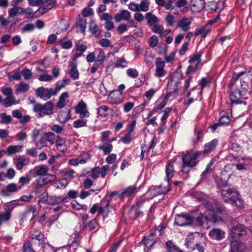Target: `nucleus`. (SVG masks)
<instances>
[{
	"label": "nucleus",
	"instance_id": "f257e3e1",
	"mask_svg": "<svg viewBox=\"0 0 252 252\" xmlns=\"http://www.w3.org/2000/svg\"><path fill=\"white\" fill-rule=\"evenodd\" d=\"M195 220L199 225L203 226L206 221H216V220L212 214V212L208 211L206 214L203 215L201 209L196 210L191 215H178L175 219V222L179 226H184Z\"/></svg>",
	"mask_w": 252,
	"mask_h": 252
},
{
	"label": "nucleus",
	"instance_id": "f03ea898",
	"mask_svg": "<svg viewBox=\"0 0 252 252\" xmlns=\"http://www.w3.org/2000/svg\"><path fill=\"white\" fill-rule=\"evenodd\" d=\"M221 196L225 202L229 203L234 207L241 208L243 206L241 196L235 188L222 189Z\"/></svg>",
	"mask_w": 252,
	"mask_h": 252
},
{
	"label": "nucleus",
	"instance_id": "7ed1b4c3",
	"mask_svg": "<svg viewBox=\"0 0 252 252\" xmlns=\"http://www.w3.org/2000/svg\"><path fill=\"white\" fill-rule=\"evenodd\" d=\"M202 154V151H195L188 152L182 156V160L183 166L182 172L188 173V170L186 167L193 168L195 167L199 162V157Z\"/></svg>",
	"mask_w": 252,
	"mask_h": 252
},
{
	"label": "nucleus",
	"instance_id": "20e7f679",
	"mask_svg": "<svg viewBox=\"0 0 252 252\" xmlns=\"http://www.w3.org/2000/svg\"><path fill=\"white\" fill-rule=\"evenodd\" d=\"M53 102L51 101L46 103H35L33 107V111L36 114V118H40L46 115H51L53 113Z\"/></svg>",
	"mask_w": 252,
	"mask_h": 252
},
{
	"label": "nucleus",
	"instance_id": "39448f33",
	"mask_svg": "<svg viewBox=\"0 0 252 252\" xmlns=\"http://www.w3.org/2000/svg\"><path fill=\"white\" fill-rule=\"evenodd\" d=\"M207 209L203 211V208L200 207V209H202V211L203 212V215L206 214L207 212H208L209 211H211L212 212V214H213V216H214L216 221H205V223L207 224L209 222H212V223H216L219 220V218L215 214V211H216L218 213L220 214L225 215L227 214V209L222 205L220 204L219 202L217 201H214L213 202L211 203H208L207 205Z\"/></svg>",
	"mask_w": 252,
	"mask_h": 252
},
{
	"label": "nucleus",
	"instance_id": "423d86ee",
	"mask_svg": "<svg viewBox=\"0 0 252 252\" xmlns=\"http://www.w3.org/2000/svg\"><path fill=\"white\" fill-rule=\"evenodd\" d=\"M181 83L180 79L175 77H172L170 81L167 85V94L165 96V99H168L170 96H174L176 97L179 94V85Z\"/></svg>",
	"mask_w": 252,
	"mask_h": 252
},
{
	"label": "nucleus",
	"instance_id": "0eeeda50",
	"mask_svg": "<svg viewBox=\"0 0 252 252\" xmlns=\"http://www.w3.org/2000/svg\"><path fill=\"white\" fill-rule=\"evenodd\" d=\"M35 95L45 101L50 99L52 96L56 95L53 92V89L43 87H39L35 90Z\"/></svg>",
	"mask_w": 252,
	"mask_h": 252
},
{
	"label": "nucleus",
	"instance_id": "6e6552de",
	"mask_svg": "<svg viewBox=\"0 0 252 252\" xmlns=\"http://www.w3.org/2000/svg\"><path fill=\"white\" fill-rule=\"evenodd\" d=\"M75 113L78 114L80 119L88 118L90 117V112L88 110L87 104L81 100L74 108Z\"/></svg>",
	"mask_w": 252,
	"mask_h": 252
},
{
	"label": "nucleus",
	"instance_id": "1a4fd4ad",
	"mask_svg": "<svg viewBox=\"0 0 252 252\" xmlns=\"http://www.w3.org/2000/svg\"><path fill=\"white\" fill-rule=\"evenodd\" d=\"M232 239H237V237L242 238L246 236V227L243 224H238L233 225L231 228Z\"/></svg>",
	"mask_w": 252,
	"mask_h": 252
},
{
	"label": "nucleus",
	"instance_id": "9d476101",
	"mask_svg": "<svg viewBox=\"0 0 252 252\" xmlns=\"http://www.w3.org/2000/svg\"><path fill=\"white\" fill-rule=\"evenodd\" d=\"M155 76L158 78H160L164 76L167 71L164 69L165 63L162 61L160 58H157L155 61Z\"/></svg>",
	"mask_w": 252,
	"mask_h": 252
},
{
	"label": "nucleus",
	"instance_id": "9b49d317",
	"mask_svg": "<svg viewBox=\"0 0 252 252\" xmlns=\"http://www.w3.org/2000/svg\"><path fill=\"white\" fill-rule=\"evenodd\" d=\"M41 5L42 6L39 7L36 12H39L40 14H43L47 13L56 4V0H40Z\"/></svg>",
	"mask_w": 252,
	"mask_h": 252
},
{
	"label": "nucleus",
	"instance_id": "f8f14e48",
	"mask_svg": "<svg viewBox=\"0 0 252 252\" xmlns=\"http://www.w3.org/2000/svg\"><path fill=\"white\" fill-rule=\"evenodd\" d=\"M97 117L99 116L102 117H107L109 116L113 117L114 115V110L106 105H102L97 108Z\"/></svg>",
	"mask_w": 252,
	"mask_h": 252
},
{
	"label": "nucleus",
	"instance_id": "ddd939ff",
	"mask_svg": "<svg viewBox=\"0 0 252 252\" xmlns=\"http://www.w3.org/2000/svg\"><path fill=\"white\" fill-rule=\"evenodd\" d=\"M190 9L193 12H199L204 7V0H190Z\"/></svg>",
	"mask_w": 252,
	"mask_h": 252
},
{
	"label": "nucleus",
	"instance_id": "4468645a",
	"mask_svg": "<svg viewBox=\"0 0 252 252\" xmlns=\"http://www.w3.org/2000/svg\"><path fill=\"white\" fill-rule=\"evenodd\" d=\"M107 99L110 104H120L123 101L122 92H115L111 93L108 96Z\"/></svg>",
	"mask_w": 252,
	"mask_h": 252
},
{
	"label": "nucleus",
	"instance_id": "2eb2a0df",
	"mask_svg": "<svg viewBox=\"0 0 252 252\" xmlns=\"http://www.w3.org/2000/svg\"><path fill=\"white\" fill-rule=\"evenodd\" d=\"M199 236L198 233H189L186 239L185 245L187 248H189L191 250L195 249L194 242L195 241L197 237Z\"/></svg>",
	"mask_w": 252,
	"mask_h": 252
},
{
	"label": "nucleus",
	"instance_id": "dca6fc26",
	"mask_svg": "<svg viewBox=\"0 0 252 252\" xmlns=\"http://www.w3.org/2000/svg\"><path fill=\"white\" fill-rule=\"evenodd\" d=\"M48 168L46 165H40L35 166L33 170H31L30 172L34 177L45 176L47 174Z\"/></svg>",
	"mask_w": 252,
	"mask_h": 252
},
{
	"label": "nucleus",
	"instance_id": "f3484780",
	"mask_svg": "<svg viewBox=\"0 0 252 252\" xmlns=\"http://www.w3.org/2000/svg\"><path fill=\"white\" fill-rule=\"evenodd\" d=\"M191 22L190 18L184 17L178 22L177 27L180 28L183 32H187L190 28Z\"/></svg>",
	"mask_w": 252,
	"mask_h": 252
},
{
	"label": "nucleus",
	"instance_id": "a211bd4d",
	"mask_svg": "<svg viewBox=\"0 0 252 252\" xmlns=\"http://www.w3.org/2000/svg\"><path fill=\"white\" fill-rule=\"evenodd\" d=\"M131 17L129 11L126 10H122L115 15L114 19L117 23H119L122 20L128 21Z\"/></svg>",
	"mask_w": 252,
	"mask_h": 252
},
{
	"label": "nucleus",
	"instance_id": "6ab92c4d",
	"mask_svg": "<svg viewBox=\"0 0 252 252\" xmlns=\"http://www.w3.org/2000/svg\"><path fill=\"white\" fill-rule=\"evenodd\" d=\"M29 162L30 160L28 158L23 156H19L16 161L14 162V164L18 170H22L25 166L29 164Z\"/></svg>",
	"mask_w": 252,
	"mask_h": 252
},
{
	"label": "nucleus",
	"instance_id": "aec40b11",
	"mask_svg": "<svg viewBox=\"0 0 252 252\" xmlns=\"http://www.w3.org/2000/svg\"><path fill=\"white\" fill-rule=\"evenodd\" d=\"M218 144L217 139H214L212 141L206 143L204 147V150L202 152L204 154H209L214 151Z\"/></svg>",
	"mask_w": 252,
	"mask_h": 252
},
{
	"label": "nucleus",
	"instance_id": "412c9836",
	"mask_svg": "<svg viewBox=\"0 0 252 252\" xmlns=\"http://www.w3.org/2000/svg\"><path fill=\"white\" fill-rule=\"evenodd\" d=\"M69 94L67 92L63 93L59 97V100L56 103V107L62 109L63 108L67 103V98Z\"/></svg>",
	"mask_w": 252,
	"mask_h": 252
},
{
	"label": "nucleus",
	"instance_id": "4be33fe9",
	"mask_svg": "<svg viewBox=\"0 0 252 252\" xmlns=\"http://www.w3.org/2000/svg\"><path fill=\"white\" fill-rule=\"evenodd\" d=\"M136 189L135 186H129L124 189L123 191L119 195V198L123 199L125 197H127L133 195Z\"/></svg>",
	"mask_w": 252,
	"mask_h": 252
},
{
	"label": "nucleus",
	"instance_id": "5701e85b",
	"mask_svg": "<svg viewBox=\"0 0 252 252\" xmlns=\"http://www.w3.org/2000/svg\"><path fill=\"white\" fill-rule=\"evenodd\" d=\"M87 20L85 18L79 17L76 23L77 32L85 33L86 28Z\"/></svg>",
	"mask_w": 252,
	"mask_h": 252
},
{
	"label": "nucleus",
	"instance_id": "b1692460",
	"mask_svg": "<svg viewBox=\"0 0 252 252\" xmlns=\"http://www.w3.org/2000/svg\"><path fill=\"white\" fill-rule=\"evenodd\" d=\"M89 30L92 36L96 38L98 37L101 33L100 28L94 21L90 22Z\"/></svg>",
	"mask_w": 252,
	"mask_h": 252
},
{
	"label": "nucleus",
	"instance_id": "393cba45",
	"mask_svg": "<svg viewBox=\"0 0 252 252\" xmlns=\"http://www.w3.org/2000/svg\"><path fill=\"white\" fill-rule=\"evenodd\" d=\"M69 66L70 67L69 71L70 77L73 80L79 79V73L77 69V62L73 61L72 62H70L69 64Z\"/></svg>",
	"mask_w": 252,
	"mask_h": 252
},
{
	"label": "nucleus",
	"instance_id": "a878e982",
	"mask_svg": "<svg viewBox=\"0 0 252 252\" xmlns=\"http://www.w3.org/2000/svg\"><path fill=\"white\" fill-rule=\"evenodd\" d=\"M175 172L174 167L173 163H168L165 168L166 178L165 180L167 183L170 182Z\"/></svg>",
	"mask_w": 252,
	"mask_h": 252
},
{
	"label": "nucleus",
	"instance_id": "bb28decb",
	"mask_svg": "<svg viewBox=\"0 0 252 252\" xmlns=\"http://www.w3.org/2000/svg\"><path fill=\"white\" fill-rule=\"evenodd\" d=\"M225 232L220 229L213 228L209 232V236L214 239L220 240L224 238Z\"/></svg>",
	"mask_w": 252,
	"mask_h": 252
},
{
	"label": "nucleus",
	"instance_id": "cd10ccee",
	"mask_svg": "<svg viewBox=\"0 0 252 252\" xmlns=\"http://www.w3.org/2000/svg\"><path fill=\"white\" fill-rule=\"evenodd\" d=\"M76 52L73 56L72 61L76 62V60L83 55V53L86 50L87 47L82 44H77L76 45Z\"/></svg>",
	"mask_w": 252,
	"mask_h": 252
},
{
	"label": "nucleus",
	"instance_id": "c85d7f7f",
	"mask_svg": "<svg viewBox=\"0 0 252 252\" xmlns=\"http://www.w3.org/2000/svg\"><path fill=\"white\" fill-rule=\"evenodd\" d=\"M143 240L145 246L151 247L156 242V235L154 232H152L147 237H144Z\"/></svg>",
	"mask_w": 252,
	"mask_h": 252
},
{
	"label": "nucleus",
	"instance_id": "c756f323",
	"mask_svg": "<svg viewBox=\"0 0 252 252\" xmlns=\"http://www.w3.org/2000/svg\"><path fill=\"white\" fill-rule=\"evenodd\" d=\"M23 147V146L21 145H10L8 146L6 150L7 156L10 157L14 154L22 151Z\"/></svg>",
	"mask_w": 252,
	"mask_h": 252
},
{
	"label": "nucleus",
	"instance_id": "7c9ffc66",
	"mask_svg": "<svg viewBox=\"0 0 252 252\" xmlns=\"http://www.w3.org/2000/svg\"><path fill=\"white\" fill-rule=\"evenodd\" d=\"M22 14L26 15V17L28 19H33L34 17H39L41 14L39 12H33L32 9L30 7L26 8H23Z\"/></svg>",
	"mask_w": 252,
	"mask_h": 252
},
{
	"label": "nucleus",
	"instance_id": "2f4dec72",
	"mask_svg": "<svg viewBox=\"0 0 252 252\" xmlns=\"http://www.w3.org/2000/svg\"><path fill=\"white\" fill-rule=\"evenodd\" d=\"M145 18L147 20V23L149 26H152L158 22V17L151 12L146 13L145 16Z\"/></svg>",
	"mask_w": 252,
	"mask_h": 252
},
{
	"label": "nucleus",
	"instance_id": "473e14b6",
	"mask_svg": "<svg viewBox=\"0 0 252 252\" xmlns=\"http://www.w3.org/2000/svg\"><path fill=\"white\" fill-rule=\"evenodd\" d=\"M49 199L48 204L52 205H57L62 202H66V198L61 197L60 196H51L49 197Z\"/></svg>",
	"mask_w": 252,
	"mask_h": 252
},
{
	"label": "nucleus",
	"instance_id": "72a5a7b5",
	"mask_svg": "<svg viewBox=\"0 0 252 252\" xmlns=\"http://www.w3.org/2000/svg\"><path fill=\"white\" fill-rule=\"evenodd\" d=\"M13 6V7L9 9L8 11V18H13L18 14H22L23 7L17 5Z\"/></svg>",
	"mask_w": 252,
	"mask_h": 252
},
{
	"label": "nucleus",
	"instance_id": "f704fd0d",
	"mask_svg": "<svg viewBox=\"0 0 252 252\" xmlns=\"http://www.w3.org/2000/svg\"><path fill=\"white\" fill-rule=\"evenodd\" d=\"M241 243L236 239H232L230 243V251L229 252H241Z\"/></svg>",
	"mask_w": 252,
	"mask_h": 252
},
{
	"label": "nucleus",
	"instance_id": "c9c22d12",
	"mask_svg": "<svg viewBox=\"0 0 252 252\" xmlns=\"http://www.w3.org/2000/svg\"><path fill=\"white\" fill-rule=\"evenodd\" d=\"M31 238L32 239L38 240L39 245H41L44 243V234L38 230L34 231L31 234Z\"/></svg>",
	"mask_w": 252,
	"mask_h": 252
},
{
	"label": "nucleus",
	"instance_id": "e433bc0d",
	"mask_svg": "<svg viewBox=\"0 0 252 252\" xmlns=\"http://www.w3.org/2000/svg\"><path fill=\"white\" fill-rule=\"evenodd\" d=\"M155 189L157 191V192L158 194H165L167 193L171 189L170 183V182L168 183V184L166 186H162L161 185L157 186L156 187Z\"/></svg>",
	"mask_w": 252,
	"mask_h": 252
},
{
	"label": "nucleus",
	"instance_id": "4c0bfd02",
	"mask_svg": "<svg viewBox=\"0 0 252 252\" xmlns=\"http://www.w3.org/2000/svg\"><path fill=\"white\" fill-rule=\"evenodd\" d=\"M229 149L239 154L243 153V149L241 145L237 142H233L232 140L231 141L229 145Z\"/></svg>",
	"mask_w": 252,
	"mask_h": 252
},
{
	"label": "nucleus",
	"instance_id": "58836bf2",
	"mask_svg": "<svg viewBox=\"0 0 252 252\" xmlns=\"http://www.w3.org/2000/svg\"><path fill=\"white\" fill-rule=\"evenodd\" d=\"M11 216V211L6 210L4 212L0 214V225L8 221Z\"/></svg>",
	"mask_w": 252,
	"mask_h": 252
},
{
	"label": "nucleus",
	"instance_id": "ea45409f",
	"mask_svg": "<svg viewBox=\"0 0 252 252\" xmlns=\"http://www.w3.org/2000/svg\"><path fill=\"white\" fill-rule=\"evenodd\" d=\"M68 184V182L66 178H64L56 182L54 186L56 189H61L65 188Z\"/></svg>",
	"mask_w": 252,
	"mask_h": 252
},
{
	"label": "nucleus",
	"instance_id": "a19ab883",
	"mask_svg": "<svg viewBox=\"0 0 252 252\" xmlns=\"http://www.w3.org/2000/svg\"><path fill=\"white\" fill-rule=\"evenodd\" d=\"M87 118H83L78 119L75 121L73 123V126L75 128H79L86 126L88 122Z\"/></svg>",
	"mask_w": 252,
	"mask_h": 252
},
{
	"label": "nucleus",
	"instance_id": "79ce46f5",
	"mask_svg": "<svg viewBox=\"0 0 252 252\" xmlns=\"http://www.w3.org/2000/svg\"><path fill=\"white\" fill-rule=\"evenodd\" d=\"M201 55L200 54H196L189 61L190 64L197 68L198 66L201 62Z\"/></svg>",
	"mask_w": 252,
	"mask_h": 252
},
{
	"label": "nucleus",
	"instance_id": "37998d69",
	"mask_svg": "<svg viewBox=\"0 0 252 252\" xmlns=\"http://www.w3.org/2000/svg\"><path fill=\"white\" fill-rule=\"evenodd\" d=\"M66 38L65 36L63 39L59 40L58 41V44L61 45L62 48L64 49H69L72 46V42L71 40H68L67 41H64V40Z\"/></svg>",
	"mask_w": 252,
	"mask_h": 252
},
{
	"label": "nucleus",
	"instance_id": "c03bdc74",
	"mask_svg": "<svg viewBox=\"0 0 252 252\" xmlns=\"http://www.w3.org/2000/svg\"><path fill=\"white\" fill-rule=\"evenodd\" d=\"M0 123L2 124H9L11 123L12 119L10 115H8L5 113L0 114Z\"/></svg>",
	"mask_w": 252,
	"mask_h": 252
},
{
	"label": "nucleus",
	"instance_id": "a18cd8bd",
	"mask_svg": "<svg viewBox=\"0 0 252 252\" xmlns=\"http://www.w3.org/2000/svg\"><path fill=\"white\" fill-rule=\"evenodd\" d=\"M3 102L4 107H8L12 106L13 104H16L17 103V102L14 98V97L12 96H7L3 100Z\"/></svg>",
	"mask_w": 252,
	"mask_h": 252
},
{
	"label": "nucleus",
	"instance_id": "49530a36",
	"mask_svg": "<svg viewBox=\"0 0 252 252\" xmlns=\"http://www.w3.org/2000/svg\"><path fill=\"white\" fill-rule=\"evenodd\" d=\"M97 149L102 150L105 154H108L111 152L113 145L110 143H108L105 146V144L100 145L97 146Z\"/></svg>",
	"mask_w": 252,
	"mask_h": 252
},
{
	"label": "nucleus",
	"instance_id": "de8ad7c7",
	"mask_svg": "<svg viewBox=\"0 0 252 252\" xmlns=\"http://www.w3.org/2000/svg\"><path fill=\"white\" fill-rule=\"evenodd\" d=\"M150 5V1L149 0H142L139 4H138L139 11L146 12L149 10Z\"/></svg>",
	"mask_w": 252,
	"mask_h": 252
},
{
	"label": "nucleus",
	"instance_id": "09e8293b",
	"mask_svg": "<svg viewBox=\"0 0 252 252\" xmlns=\"http://www.w3.org/2000/svg\"><path fill=\"white\" fill-rule=\"evenodd\" d=\"M168 252H178L179 248L172 241H168L166 243Z\"/></svg>",
	"mask_w": 252,
	"mask_h": 252
},
{
	"label": "nucleus",
	"instance_id": "8fccbe9b",
	"mask_svg": "<svg viewBox=\"0 0 252 252\" xmlns=\"http://www.w3.org/2000/svg\"><path fill=\"white\" fill-rule=\"evenodd\" d=\"M23 252H35L32 244L30 241L28 240L23 244Z\"/></svg>",
	"mask_w": 252,
	"mask_h": 252
},
{
	"label": "nucleus",
	"instance_id": "3c124183",
	"mask_svg": "<svg viewBox=\"0 0 252 252\" xmlns=\"http://www.w3.org/2000/svg\"><path fill=\"white\" fill-rule=\"evenodd\" d=\"M111 134V132L109 130L103 131L101 133V141L103 144H105L109 141V137Z\"/></svg>",
	"mask_w": 252,
	"mask_h": 252
},
{
	"label": "nucleus",
	"instance_id": "603ef678",
	"mask_svg": "<svg viewBox=\"0 0 252 252\" xmlns=\"http://www.w3.org/2000/svg\"><path fill=\"white\" fill-rule=\"evenodd\" d=\"M45 138H44L46 141L49 142L50 145H53L55 143V134L52 132H48L45 134Z\"/></svg>",
	"mask_w": 252,
	"mask_h": 252
},
{
	"label": "nucleus",
	"instance_id": "864d4df0",
	"mask_svg": "<svg viewBox=\"0 0 252 252\" xmlns=\"http://www.w3.org/2000/svg\"><path fill=\"white\" fill-rule=\"evenodd\" d=\"M102 203L103 204V206H100L98 208V215H101L104 212V210L107 208L109 205L110 201L106 199H103L102 200Z\"/></svg>",
	"mask_w": 252,
	"mask_h": 252
},
{
	"label": "nucleus",
	"instance_id": "5fc2aeb1",
	"mask_svg": "<svg viewBox=\"0 0 252 252\" xmlns=\"http://www.w3.org/2000/svg\"><path fill=\"white\" fill-rule=\"evenodd\" d=\"M78 195V192L77 191L74 190H69L64 198H66V202H68L69 199H75L77 197Z\"/></svg>",
	"mask_w": 252,
	"mask_h": 252
},
{
	"label": "nucleus",
	"instance_id": "6e6d98bb",
	"mask_svg": "<svg viewBox=\"0 0 252 252\" xmlns=\"http://www.w3.org/2000/svg\"><path fill=\"white\" fill-rule=\"evenodd\" d=\"M98 224V223L97 220L94 219L90 221L88 224L86 223L84 225L86 228H88L90 230H93L96 228Z\"/></svg>",
	"mask_w": 252,
	"mask_h": 252
},
{
	"label": "nucleus",
	"instance_id": "4d7b16f0",
	"mask_svg": "<svg viewBox=\"0 0 252 252\" xmlns=\"http://www.w3.org/2000/svg\"><path fill=\"white\" fill-rule=\"evenodd\" d=\"M30 88V86L27 84L21 82L19 83V87L16 90V92H27Z\"/></svg>",
	"mask_w": 252,
	"mask_h": 252
},
{
	"label": "nucleus",
	"instance_id": "13d9d810",
	"mask_svg": "<svg viewBox=\"0 0 252 252\" xmlns=\"http://www.w3.org/2000/svg\"><path fill=\"white\" fill-rule=\"evenodd\" d=\"M21 189V187L17 186L15 183L8 184L6 187V190L10 192H14Z\"/></svg>",
	"mask_w": 252,
	"mask_h": 252
},
{
	"label": "nucleus",
	"instance_id": "bf43d9fd",
	"mask_svg": "<svg viewBox=\"0 0 252 252\" xmlns=\"http://www.w3.org/2000/svg\"><path fill=\"white\" fill-rule=\"evenodd\" d=\"M79 240L78 238L76 237V235L71 236L68 242V245L70 247H76L79 245Z\"/></svg>",
	"mask_w": 252,
	"mask_h": 252
},
{
	"label": "nucleus",
	"instance_id": "052dcab7",
	"mask_svg": "<svg viewBox=\"0 0 252 252\" xmlns=\"http://www.w3.org/2000/svg\"><path fill=\"white\" fill-rule=\"evenodd\" d=\"M100 168L97 166L94 168H93L91 172V176L93 180L96 179L100 174Z\"/></svg>",
	"mask_w": 252,
	"mask_h": 252
},
{
	"label": "nucleus",
	"instance_id": "680f3d73",
	"mask_svg": "<svg viewBox=\"0 0 252 252\" xmlns=\"http://www.w3.org/2000/svg\"><path fill=\"white\" fill-rule=\"evenodd\" d=\"M158 42V39L156 35H153L150 37L149 40V45L152 48L157 46Z\"/></svg>",
	"mask_w": 252,
	"mask_h": 252
},
{
	"label": "nucleus",
	"instance_id": "e2e57ef3",
	"mask_svg": "<svg viewBox=\"0 0 252 252\" xmlns=\"http://www.w3.org/2000/svg\"><path fill=\"white\" fill-rule=\"evenodd\" d=\"M21 75L24 76L25 80H28L31 78L32 72L30 69L25 68L21 71Z\"/></svg>",
	"mask_w": 252,
	"mask_h": 252
},
{
	"label": "nucleus",
	"instance_id": "0e129e2a",
	"mask_svg": "<svg viewBox=\"0 0 252 252\" xmlns=\"http://www.w3.org/2000/svg\"><path fill=\"white\" fill-rule=\"evenodd\" d=\"M99 44L102 47H113V45H111V42L110 40L105 38H102L99 40Z\"/></svg>",
	"mask_w": 252,
	"mask_h": 252
},
{
	"label": "nucleus",
	"instance_id": "69168bd1",
	"mask_svg": "<svg viewBox=\"0 0 252 252\" xmlns=\"http://www.w3.org/2000/svg\"><path fill=\"white\" fill-rule=\"evenodd\" d=\"M105 53L102 49H101L99 51V53L97 56L96 60L95 61L102 64L105 60Z\"/></svg>",
	"mask_w": 252,
	"mask_h": 252
},
{
	"label": "nucleus",
	"instance_id": "338daca9",
	"mask_svg": "<svg viewBox=\"0 0 252 252\" xmlns=\"http://www.w3.org/2000/svg\"><path fill=\"white\" fill-rule=\"evenodd\" d=\"M230 122V119L229 116H222L219 120V123L221 125L227 126Z\"/></svg>",
	"mask_w": 252,
	"mask_h": 252
},
{
	"label": "nucleus",
	"instance_id": "774afa93",
	"mask_svg": "<svg viewBox=\"0 0 252 252\" xmlns=\"http://www.w3.org/2000/svg\"><path fill=\"white\" fill-rule=\"evenodd\" d=\"M35 145L36 148L39 150H40L47 146L46 141L44 137L41 138L38 141H37Z\"/></svg>",
	"mask_w": 252,
	"mask_h": 252
}]
</instances>
